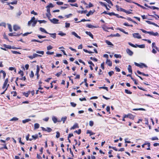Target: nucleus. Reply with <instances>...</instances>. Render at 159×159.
Here are the masks:
<instances>
[{
  "instance_id": "obj_1",
  "label": "nucleus",
  "mask_w": 159,
  "mask_h": 159,
  "mask_svg": "<svg viewBox=\"0 0 159 159\" xmlns=\"http://www.w3.org/2000/svg\"><path fill=\"white\" fill-rule=\"evenodd\" d=\"M140 30L142 31L143 33H148L150 35H152L153 36H157L158 35V34L157 32H156V33H154L152 31V32H149L147 31L144 30L143 29H140Z\"/></svg>"
},
{
  "instance_id": "obj_2",
  "label": "nucleus",
  "mask_w": 159,
  "mask_h": 159,
  "mask_svg": "<svg viewBox=\"0 0 159 159\" xmlns=\"http://www.w3.org/2000/svg\"><path fill=\"white\" fill-rule=\"evenodd\" d=\"M145 6L146 7H148L149 8L152 9V10H155L157 9V10H159V8L158 7H156L155 6H148L147 4L145 3L144 4Z\"/></svg>"
},
{
  "instance_id": "obj_3",
  "label": "nucleus",
  "mask_w": 159,
  "mask_h": 159,
  "mask_svg": "<svg viewBox=\"0 0 159 159\" xmlns=\"http://www.w3.org/2000/svg\"><path fill=\"white\" fill-rule=\"evenodd\" d=\"M133 36L134 38L140 39L141 38V36L138 33H135L133 34Z\"/></svg>"
},
{
  "instance_id": "obj_4",
  "label": "nucleus",
  "mask_w": 159,
  "mask_h": 159,
  "mask_svg": "<svg viewBox=\"0 0 159 159\" xmlns=\"http://www.w3.org/2000/svg\"><path fill=\"white\" fill-rule=\"evenodd\" d=\"M1 74H2L3 78V79H4L6 75V72L5 71L2 70L0 71V79H1L2 76Z\"/></svg>"
},
{
  "instance_id": "obj_5",
  "label": "nucleus",
  "mask_w": 159,
  "mask_h": 159,
  "mask_svg": "<svg viewBox=\"0 0 159 159\" xmlns=\"http://www.w3.org/2000/svg\"><path fill=\"white\" fill-rule=\"evenodd\" d=\"M125 1H126L127 2H129V3H133L137 5L139 7H141V5L135 2H134L132 1V0H124Z\"/></svg>"
},
{
  "instance_id": "obj_6",
  "label": "nucleus",
  "mask_w": 159,
  "mask_h": 159,
  "mask_svg": "<svg viewBox=\"0 0 159 159\" xmlns=\"http://www.w3.org/2000/svg\"><path fill=\"white\" fill-rule=\"evenodd\" d=\"M127 53L130 56H132L133 54V52L129 48H127L126 50Z\"/></svg>"
},
{
  "instance_id": "obj_7",
  "label": "nucleus",
  "mask_w": 159,
  "mask_h": 159,
  "mask_svg": "<svg viewBox=\"0 0 159 159\" xmlns=\"http://www.w3.org/2000/svg\"><path fill=\"white\" fill-rule=\"evenodd\" d=\"M49 20L53 24H57L58 23V22L59 20L57 19L53 18L52 19H50Z\"/></svg>"
},
{
  "instance_id": "obj_8",
  "label": "nucleus",
  "mask_w": 159,
  "mask_h": 159,
  "mask_svg": "<svg viewBox=\"0 0 159 159\" xmlns=\"http://www.w3.org/2000/svg\"><path fill=\"white\" fill-rule=\"evenodd\" d=\"M120 11L125 12L127 14H130L131 13H132V12L126 10L125 9H124L122 8H120Z\"/></svg>"
},
{
  "instance_id": "obj_9",
  "label": "nucleus",
  "mask_w": 159,
  "mask_h": 159,
  "mask_svg": "<svg viewBox=\"0 0 159 159\" xmlns=\"http://www.w3.org/2000/svg\"><path fill=\"white\" fill-rule=\"evenodd\" d=\"M99 3L100 4V5H101L102 6H104L106 7V8L107 10H109V9L108 8L107 5L105 4V3L103 2H99Z\"/></svg>"
},
{
  "instance_id": "obj_10",
  "label": "nucleus",
  "mask_w": 159,
  "mask_h": 159,
  "mask_svg": "<svg viewBox=\"0 0 159 159\" xmlns=\"http://www.w3.org/2000/svg\"><path fill=\"white\" fill-rule=\"evenodd\" d=\"M13 30H14L16 31L20 29V27L17 25H15L13 27Z\"/></svg>"
},
{
  "instance_id": "obj_11",
  "label": "nucleus",
  "mask_w": 159,
  "mask_h": 159,
  "mask_svg": "<svg viewBox=\"0 0 159 159\" xmlns=\"http://www.w3.org/2000/svg\"><path fill=\"white\" fill-rule=\"evenodd\" d=\"M79 127L77 123H75L72 127L70 129H75L76 128H78Z\"/></svg>"
},
{
  "instance_id": "obj_12",
  "label": "nucleus",
  "mask_w": 159,
  "mask_h": 159,
  "mask_svg": "<svg viewBox=\"0 0 159 159\" xmlns=\"http://www.w3.org/2000/svg\"><path fill=\"white\" fill-rule=\"evenodd\" d=\"M14 1L13 2H7V4L8 5H10V4H11L12 5L13 4H16L17 2V1L16 0H14Z\"/></svg>"
},
{
  "instance_id": "obj_13",
  "label": "nucleus",
  "mask_w": 159,
  "mask_h": 159,
  "mask_svg": "<svg viewBox=\"0 0 159 159\" xmlns=\"http://www.w3.org/2000/svg\"><path fill=\"white\" fill-rule=\"evenodd\" d=\"M106 63L107 64L110 66H111L112 65V63L110 60L107 59V60Z\"/></svg>"
},
{
  "instance_id": "obj_14",
  "label": "nucleus",
  "mask_w": 159,
  "mask_h": 159,
  "mask_svg": "<svg viewBox=\"0 0 159 159\" xmlns=\"http://www.w3.org/2000/svg\"><path fill=\"white\" fill-rule=\"evenodd\" d=\"M139 67L141 68H143V67L147 68L148 66L144 63H141L140 64Z\"/></svg>"
},
{
  "instance_id": "obj_15",
  "label": "nucleus",
  "mask_w": 159,
  "mask_h": 159,
  "mask_svg": "<svg viewBox=\"0 0 159 159\" xmlns=\"http://www.w3.org/2000/svg\"><path fill=\"white\" fill-rule=\"evenodd\" d=\"M116 30H119L120 31L123 32V33L126 34H128V32H126L123 29H121V28H118L116 29Z\"/></svg>"
},
{
  "instance_id": "obj_16",
  "label": "nucleus",
  "mask_w": 159,
  "mask_h": 159,
  "mask_svg": "<svg viewBox=\"0 0 159 159\" xmlns=\"http://www.w3.org/2000/svg\"><path fill=\"white\" fill-rule=\"evenodd\" d=\"M72 34L73 35H74L75 37L78 38L79 39H80L81 37L80 36H78V34L75 32H72Z\"/></svg>"
},
{
  "instance_id": "obj_17",
  "label": "nucleus",
  "mask_w": 159,
  "mask_h": 159,
  "mask_svg": "<svg viewBox=\"0 0 159 159\" xmlns=\"http://www.w3.org/2000/svg\"><path fill=\"white\" fill-rule=\"evenodd\" d=\"M85 33L89 35V36H90L93 39V36L90 32H88L86 31L85 32Z\"/></svg>"
},
{
  "instance_id": "obj_18",
  "label": "nucleus",
  "mask_w": 159,
  "mask_h": 159,
  "mask_svg": "<svg viewBox=\"0 0 159 159\" xmlns=\"http://www.w3.org/2000/svg\"><path fill=\"white\" fill-rule=\"evenodd\" d=\"M128 118L134 120V116L132 114L129 113Z\"/></svg>"
},
{
  "instance_id": "obj_19",
  "label": "nucleus",
  "mask_w": 159,
  "mask_h": 159,
  "mask_svg": "<svg viewBox=\"0 0 159 159\" xmlns=\"http://www.w3.org/2000/svg\"><path fill=\"white\" fill-rule=\"evenodd\" d=\"M86 133L87 134H89L90 136L94 135L95 134V133L92 132L91 130H87Z\"/></svg>"
},
{
  "instance_id": "obj_20",
  "label": "nucleus",
  "mask_w": 159,
  "mask_h": 159,
  "mask_svg": "<svg viewBox=\"0 0 159 159\" xmlns=\"http://www.w3.org/2000/svg\"><path fill=\"white\" fill-rule=\"evenodd\" d=\"M40 30L42 32L46 34H49L44 28H43L42 27H40L39 28Z\"/></svg>"
},
{
  "instance_id": "obj_21",
  "label": "nucleus",
  "mask_w": 159,
  "mask_h": 159,
  "mask_svg": "<svg viewBox=\"0 0 159 159\" xmlns=\"http://www.w3.org/2000/svg\"><path fill=\"white\" fill-rule=\"evenodd\" d=\"M30 93V91H28L27 93L24 92L23 93V95L25 96L26 97H28L29 96V94Z\"/></svg>"
},
{
  "instance_id": "obj_22",
  "label": "nucleus",
  "mask_w": 159,
  "mask_h": 159,
  "mask_svg": "<svg viewBox=\"0 0 159 159\" xmlns=\"http://www.w3.org/2000/svg\"><path fill=\"white\" fill-rule=\"evenodd\" d=\"M105 42L108 45L112 46H113V44L111 42L108 40H106Z\"/></svg>"
},
{
  "instance_id": "obj_23",
  "label": "nucleus",
  "mask_w": 159,
  "mask_h": 159,
  "mask_svg": "<svg viewBox=\"0 0 159 159\" xmlns=\"http://www.w3.org/2000/svg\"><path fill=\"white\" fill-rule=\"evenodd\" d=\"M52 120L54 123H56L57 121V119L56 117L55 116H53L52 117Z\"/></svg>"
},
{
  "instance_id": "obj_24",
  "label": "nucleus",
  "mask_w": 159,
  "mask_h": 159,
  "mask_svg": "<svg viewBox=\"0 0 159 159\" xmlns=\"http://www.w3.org/2000/svg\"><path fill=\"white\" fill-rule=\"evenodd\" d=\"M3 46L4 47L7 48L9 49H11V45H7L6 44H3Z\"/></svg>"
},
{
  "instance_id": "obj_25",
  "label": "nucleus",
  "mask_w": 159,
  "mask_h": 159,
  "mask_svg": "<svg viewBox=\"0 0 159 159\" xmlns=\"http://www.w3.org/2000/svg\"><path fill=\"white\" fill-rule=\"evenodd\" d=\"M39 124L36 123L34 124V129H38L39 127Z\"/></svg>"
},
{
  "instance_id": "obj_26",
  "label": "nucleus",
  "mask_w": 159,
  "mask_h": 159,
  "mask_svg": "<svg viewBox=\"0 0 159 159\" xmlns=\"http://www.w3.org/2000/svg\"><path fill=\"white\" fill-rule=\"evenodd\" d=\"M2 145L3 146V147H2L0 148V150H1L3 148H5L7 149H8L7 147V144L6 143H4L3 144H2Z\"/></svg>"
},
{
  "instance_id": "obj_27",
  "label": "nucleus",
  "mask_w": 159,
  "mask_h": 159,
  "mask_svg": "<svg viewBox=\"0 0 159 159\" xmlns=\"http://www.w3.org/2000/svg\"><path fill=\"white\" fill-rule=\"evenodd\" d=\"M133 111H144L145 110L143 108H134L133 109Z\"/></svg>"
},
{
  "instance_id": "obj_28",
  "label": "nucleus",
  "mask_w": 159,
  "mask_h": 159,
  "mask_svg": "<svg viewBox=\"0 0 159 159\" xmlns=\"http://www.w3.org/2000/svg\"><path fill=\"white\" fill-rule=\"evenodd\" d=\"M48 34H49L51 35V37L53 39L56 38V33H54L53 34L49 33Z\"/></svg>"
},
{
  "instance_id": "obj_29",
  "label": "nucleus",
  "mask_w": 159,
  "mask_h": 159,
  "mask_svg": "<svg viewBox=\"0 0 159 159\" xmlns=\"http://www.w3.org/2000/svg\"><path fill=\"white\" fill-rule=\"evenodd\" d=\"M145 145H148V147H150V144L149 143L147 142L143 144L142 146V148H144V146Z\"/></svg>"
},
{
  "instance_id": "obj_30",
  "label": "nucleus",
  "mask_w": 159,
  "mask_h": 159,
  "mask_svg": "<svg viewBox=\"0 0 159 159\" xmlns=\"http://www.w3.org/2000/svg\"><path fill=\"white\" fill-rule=\"evenodd\" d=\"M137 47H139L140 48H145V45L144 44L138 45L136 44Z\"/></svg>"
},
{
  "instance_id": "obj_31",
  "label": "nucleus",
  "mask_w": 159,
  "mask_h": 159,
  "mask_svg": "<svg viewBox=\"0 0 159 159\" xmlns=\"http://www.w3.org/2000/svg\"><path fill=\"white\" fill-rule=\"evenodd\" d=\"M11 52L14 54H21L20 52H17V51L12 50V51H11Z\"/></svg>"
},
{
  "instance_id": "obj_32",
  "label": "nucleus",
  "mask_w": 159,
  "mask_h": 159,
  "mask_svg": "<svg viewBox=\"0 0 159 159\" xmlns=\"http://www.w3.org/2000/svg\"><path fill=\"white\" fill-rule=\"evenodd\" d=\"M32 137L34 140H35L38 138V134H35V135H33Z\"/></svg>"
},
{
  "instance_id": "obj_33",
  "label": "nucleus",
  "mask_w": 159,
  "mask_h": 159,
  "mask_svg": "<svg viewBox=\"0 0 159 159\" xmlns=\"http://www.w3.org/2000/svg\"><path fill=\"white\" fill-rule=\"evenodd\" d=\"M128 69L129 72L131 73H132V70L131 68V66L130 65H129Z\"/></svg>"
},
{
  "instance_id": "obj_34",
  "label": "nucleus",
  "mask_w": 159,
  "mask_h": 159,
  "mask_svg": "<svg viewBox=\"0 0 159 159\" xmlns=\"http://www.w3.org/2000/svg\"><path fill=\"white\" fill-rule=\"evenodd\" d=\"M30 136V135L29 134H28L26 136V140L27 141L30 140V141H31L32 140V139H29V137Z\"/></svg>"
},
{
  "instance_id": "obj_35",
  "label": "nucleus",
  "mask_w": 159,
  "mask_h": 159,
  "mask_svg": "<svg viewBox=\"0 0 159 159\" xmlns=\"http://www.w3.org/2000/svg\"><path fill=\"white\" fill-rule=\"evenodd\" d=\"M31 120L30 119H27L22 120V123H25L26 122H28L30 121Z\"/></svg>"
},
{
  "instance_id": "obj_36",
  "label": "nucleus",
  "mask_w": 159,
  "mask_h": 159,
  "mask_svg": "<svg viewBox=\"0 0 159 159\" xmlns=\"http://www.w3.org/2000/svg\"><path fill=\"white\" fill-rule=\"evenodd\" d=\"M79 13H80L81 14L83 13H86L87 12V10H85L84 11H78Z\"/></svg>"
},
{
  "instance_id": "obj_37",
  "label": "nucleus",
  "mask_w": 159,
  "mask_h": 159,
  "mask_svg": "<svg viewBox=\"0 0 159 159\" xmlns=\"http://www.w3.org/2000/svg\"><path fill=\"white\" fill-rule=\"evenodd\" d=\"M47 16L48 17L49 20L50 19L51 15L50 12H47L46 14Z\"/></svg>"
},
{
  "instance_id": "obj_38",
  "label": "nucleus",
  "mask_w": 159,
  "mask_h": 159,
  "mask_svg": "<svg viewBox=\"0 0 159 159\" xmlns=\"http://www.w3.org/2000/svg\"><path fill=\"white\" fill-rule=\"evenodd\" d=\"M62 70H61L60 71L57 73L55 75L57 76V77H59L60 76V75L62 74Z\"/></svg>"
},
{
  "instance_id": "obj_39",
  "label": "nucleus",
  "mask_w": 159,
  "mask_h": 159,
  "mask_svg": "<svg viewBox=\"0 0 159 159\" xmlns=\"http://www.w3.org/2000/svg\"><path fill=\"white\" fill-rule=\"evenodd\" d=\"M114 56L116 58H121V56L120 54H115Z\"/></svg>"
},
{
  "instance_id": "obj_40",
  "label": "nucleus",
  "mask_w": 159,
  "mask_h": 159,
  "mask_svg": "<svg viewBox=\"0 0 159 159\" xmlns=\"http://www.w3.org/2000/svg\"><path fill=\"white\" fill-rule=\"evenodd\" d=\"M125 92L128 94H131L132 93V92H131L127 89H125Z\"/></svg>"
},
{
  "instance_id": "obj_41",
  "label": "nucleus",
  "mask_w": 159,
  "mask_h": 159,
  "mask_svg": "<svg viewBox=\"0 0 159 159\" xmlns=\"http://www.w3.org/2000/svg\"><path fill=\"white\" fill-rule=\"evenodd\" d=\"M18 139L19 141V143H20V144L21 145H23L25 144V143H24L22 142L21 141V137L19 138Z\"/></svg>"
},
{
  "instance_id": "obj_42",
  "label": "nucleus",
  "mask_w": 159,
  "mask_h": 159,
  "mask_svg": "<svg viewBox=\"0 0 159 159\" xmlns=\"http://www.w3.org/2000/svg\"><path fill=\"white\" fill-rule=\"evenodd\" d=\"M93 14V12H92L91 11H90L89 12L86 14V16H89V15H92Z\"/></svg>"
},
{
  "instance_id": "obj_43",
  "label": "nucleus",
  "mask_w": 159,
  "mask_h": 159,
  "mask_svg": "<svg viewBox=\"0 0 159 159\" xmlns=\"http://www.w3.org/2000/svg\"><path fill=\"white\" fill-rule=\"evenodd\" d=\"M104 1H106L107 2L108 4L111 5V6H113V4L112 2L110 0H103Z\"/></svg>"
},
{
  "instance_id": "obj_44",
  "label": "nucleus",
  "mask_w": 159,
  "mask_h": 159,
  "mask_svg": "<svg viewBox=\"0 0 159 159\" xmlns=\"http://www.w3.org/2000/svg\"><path fill=\"white\" fill-rule=\"evenodd\" d=\"M18 120V118H17V117H14L12 118V119H11L10 120V121H17V120Z\"/></svg>"
},
{
  "instance_id": "obj_45",
  "label": "nucleus",
  "mask_w": 159,
  "mask_h": 159,
  "mask_svg": "<svg viewBox=\"0 0 159 159\" xmlns=\"http://www.w3.org/2000/svg\"><path fill=\"white\" fill-rule=\"evenodd\" d=\"M34 73L33 72V71H31L30 74V76L31 78H32L34 77Z\"/></svg>"
},
{
  "instance_id": "obj_46",
  "label": "nucleus",
  "mask_w": 159,
  "mask_h": 159,
  "mask_svg": "<svg viewBox=\"0 0 159 159\" xmlns=\"http://www.w3.org/2000/svg\"><path fill=\"white\" fill-rule=\"evenodd\" d=\"M36 52L38 53L41 54L42 55H43L44 53L43 51H36Z\"/></svg>"
},
{
  "instance_id": "obj_47",
  "label": "nucleus",
  "mask_w": 159,
  "mask_h": 159,
  "mask_svg": "<svg viewBox=\"0 0 159 159\" xmlns=\"http://www.w3.org/2000/svg\"><path fill=\"white\" fill-rule=\"evenodd\" d=\"M8 28L9 29V31L10 32H12V27L11 25L8 24Z\"/></svg>"
},
{
  "instance_id": "obj_48",
  "label": "nucleus",
  "mask_w": 159,
  "mask_h": 159,
  "mask_svg": "<svg viewBox=\"0 0 159 159\" xmlns=\"http://www.w3.org/2000/svg\"><path fill=\"white\" fill-rule=\"evenodd\" d=\"M60 133L58 131H57L56 132V137L57 138H59L60 136Z\"/></svg>"
},
{
  "instance_id": "obj_49",
  "label": "nucleus",
  "mask_w": 159,
  "mask_h": 159,
  "mask_svg": "<svg viewBox=\"0 0 159 159\" xmlns=\"http://www.w3.org/2000/svg\"><path fill=\"white\" fill-rule=\"evenodd\" d=\"M33 55L34 56V58H35V57H42L41 55H39V54H37L36 53H34L33 54Z\"/></svg>"
},
{
  "instance_id": "obj_50",
  "label": "nucleus",
  "mask_w": 159,
  "mask_h": 159,
  "mask_svg": "<svg viewBox=\"0 0 159 159\" xmlns=\"http://www.w3.org/2000/svg\"><path fill=\"white\" fill-rule=\"evenodd\" d=\"M74 133H76L78 134H80L81 133V130L80 129H79L78 131L75 130L74 132Z\"/></svg>"
},
{
  "instance_id": "obj_51",
  "label": "nucleus",
  "mask_w": 159,
  "mask_h": 159,
  "mask_svg": "<svg viewBox=\"0 0 159 159\" xmlns=\"http://www.w3.org/2000/svg\"><path fill=\"white\" fill-rule=\"evenodd\" d=\"M54 6L53 5V4L52 3H50L48 5L47 7V8H50V7H53Z\"/></svg>"
},
{
  "instance_id": "obj_52",
  "label": "nucleus",
  "mask_w": 159,
  "mask_h": 159,
  "mask_svg": "<svg viewBox=\"0 0 159 159\" xmlns=\"http://www.w3.org/2000/svg\"><path fill=\"white\" fill-rule=\"evenodd\" d=\"M59 35H60L61 36H64V35H66V34L65 33H64L62 32H59L58 34Z\"/></svg>"
},
{
  "instance_id": "obj_53",
  "label": "nucleus",
  "mask_w": 159,
  "mask_h": 159,
  "mask_svg": "<svg viewBox=\"0 0 159 159\" xmlns=\"http://www.w3.org/2000/svg\"><path fill=\"white\" fill-rule=\"evenodd\" d=\"M99 89H104L106 90L107 91H108V88L107 87H99Z\"/></svg>"
},
{
  "instance_id": "obj_54",
  "label": "nucleus",
  "mask_w": 159,
  "mask_h": 159,
  "mask_svg": "<svg viewBox=\"0 0 159 159\" xmlns=\"http://www.w3.org/2000/svg\"><path fill=\"white\" fill-rule=\"evenodd\" d=\"M8 78L6 79L4 82L3 84L6 85H8L7 83L8 82Z\"/></svg>"
},
{
  "instance_id": "obj_55",
  "label": "nucleus",
  "mask_w": 159,
  "mask_h": 159,
  "mask_svg": "<svg viewBox=\"0 0 159 159\" xmlns=\"http://www.w3.org/2000/svg\"><path fill=\"white\" fill-rule=\"evenodd\" d=\"M9 70H14L16 72V69L15 67H10L9 68Z\"/></svg>"
},
{
  "instance_id": "obj_56",
  "label": "nucleus",
  "mask_w": 159,
  "mask_h": 159,
  "mask_svg": "<svg viewBox=\"0 0 159 159\" xmlns=\"http://www.w3.org/2000/svg\"><path fill=\"white\" fill-rule=\"evenodd\" d=\"M108 75L110 76H111L114 74V72L113 71H110L108 73Z\"/></svg>"
},
{
  "instance_id": "obj_57",
  "label": "nucleus",
  "mask_w": 159,
  "mask_h": 159,
  "mask_svg": "<svg viewBox=\"0 0 159 159\" xmlns=\"http://www.w3.org/2000/svg\"><path fill=\"white\" fill-rule=\"evenodd\" d=\"M56 3L58 5H61L63 4V2H62L57 1L56 2Z\"/></svg>"
},
{
  "instance_id": "obj_58",
  "label": "nucleus",
  "mask_w": 159,
  "mask_h": 159,
  "mask_svg": "<svg viewBox=\"0 0 159 159\" xmlns=\"http://www.w3.org/2000/svg\"><path fill=\"white\" fill-rule=\"evenodd\" d=\"M11 93L13 94V95L14 97L16 96L17 95V93L16 91H12L11 92Z\"/></svg>"
},
{
  "instance_id": "obj_59",
  "label": "nucleus",
  "mask_w": 159,
  "mask_h": 159,
  "mask_svg": "<svg viewBox=\"0 0 159 159\" xmlns=\"http://www.w3.org/2000/svg\"><path fill=\"white\" fill-rule=\"evenodd\" d=\"M152 47L155 48L156 49H157V47L156 46V44L155 43H152Z\"/></svg>"
},
{
  "instance_id": "obj_60",
  "label": "nucleus",
  "mask_w": 159,
  "mask_h": 159,
  "mask_svg": "<svg viewBox=\"0 0 159 159\" xmlns=\"http://www.w3.org/2000/svg\"><path fill=\"white\" fill-rule=\"evenodd\" d=\"M70 104L73 107H75L76 106V104L73 102H71Z\"/></svg>"
},
{
  "instance_id": "obj_61",
  "label": "nucleus",
  "mask_w": 159,
  "mask_h": 159,
  "mask_svg": "<svg viewBox=\"0 0 159 159\" xmlns=\"http://www.w3.org/2000/svg\"><path fill=\"white\" fill-rule=\"evenodd\" d=\"M93 124H94V122H93V121L92 120H91V121H89V125L90 126H92L93 125Z\"/></svg>"
},
{
  "instance_id": "obj_62",
  "label": "nucleus",
  "mask_w": 159,
  "mask_h": 159,
  "mask_svg": "<svg viewBox=\"0 0 159 159\" xmlns=\"http://www.w3.org/2000/svg\"><path fill=\"white\" fill-rule=\"evenodd\" d=\"M52 131V129L48 127L46 129V131L48 132H50Z\"/></svg>"
},
{
  "instance_id": "obj_63",
  "label": "nucleus",
  "mask_w": 159,
  "mask_h": 159,
  "mask_svg": "<svg viewBox=\"0 0 159 159\" xmlns=\"http://www.w3.org/2000/svg\"><path fill=\"white\" fill-rule=\"evenodd\" d=\"M67 119L66 117H62L61 118V120L63 121V123H64L65 121H66Z\"/></svg>"
},
{
  "instance_id": "obj_64",
  "label": "nucleus",
  "mask_w": 159,
  "mask_h": 159,
  "mask_svg": "<svg viewBox=\"0 0 159 159\" xmlns=\"http://www.w3.org/2000/svg\"><path fill=\"white\" fill-rule=\"evenodd\" d=\"M128 44L130 45V46L133 47H134V48H136L137 47V46H135L134 44L132 43H130V42H129L128 43Z\"/></svg>"
}]
</instances>
